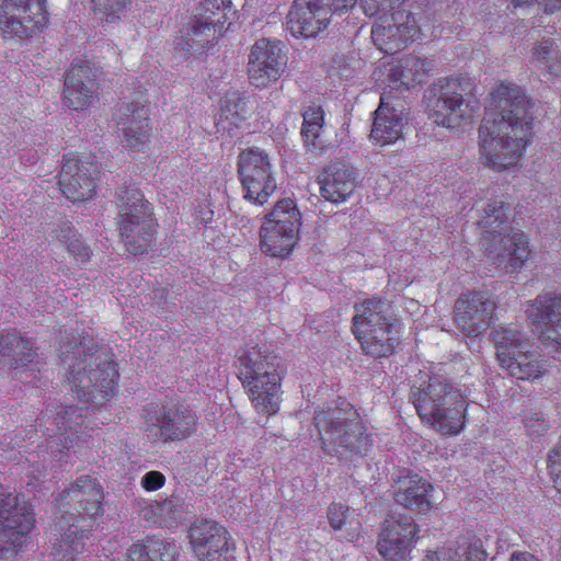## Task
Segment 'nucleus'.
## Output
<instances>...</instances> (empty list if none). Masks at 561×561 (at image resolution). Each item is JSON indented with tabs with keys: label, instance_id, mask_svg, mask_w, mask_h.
<instances>
[{
	"label": "nucleus",
	"instance_id": "f257e3e1",
	"mask_svg": "<svg viewBox=\"0 0 561 561\" xmlns=\"http://www.w3.org/2000/svg\"><path fill=\"white\" fill-rule=\"evenodd\" d=\"M530 99L513 81H501L491 93L489 112L479 128V147L486 167L516 165L533 138Z\"/></svg>",
	"mask_w": 561,
	"mask_h": 561
},
{
	"label": "nucleus",
	"instance_id": "f03ea898",
	"mask_svg": "<svg viewBox=\"0 0 561 561\" xmlns=\"http://www.w3.org/2000/svg\"><path fill=\"white\" fill-rule=\"evenodd\" d=\"M103 485L95 478H77L54 500V525L66 530L55 543L56 561H73L85 550V540L95 530V519L103 515Z\"/></svg>",
	"mask_w": 561,
	"mask_h": 561
},
{
	"label": "nucleus",
	"instance_id": "7ed1b4c3",
	"mask_svg": "<svg viewBox=\"0 0 561 561\" xmlns=\"http://www.w3.org/2000/svg\"><path fill=\"white\" fill-rule=\"evenodd\" d=\"M236 356L239 379L254 411L267 416L277 414L285 374L279 355L266 343L250 341Z\"/></svg>",
	"mask_w": 561,
	"mask_h": 561
},
{
	"label": "nucleus",
	"instance_id": "20e7f679",
	"mask_svg": "<svg viewBox=\"0 0 561 561\" xmlns=\"http://www.w3.org/2000/svg\"><path fill=\"white\" fill-rule=\"evenodd\" d=\"M477 211L485 251L495 254V264L506 273L520 271L530 256L529 241L525 232L513 230L507 198H489Z\"/></svg>",
	"mask_w": 561,
	"mask_h": 561
},
{
	"label": "nucleus",
	"instance_id": "39448f33",
	"mask_svg": "<svg viewBox=\"0 0 561 561\" xmlns=\"http://www.w3.org/2000/svg\"><path fill=\"white\" fill-rule=\"evenodd\" d=\"M410 399L422 423L440 435H459L467 421L468 403L460 390L440 376L413 386Z\"/></svg>",
	"mask_w": 561,
	"mask_h": 561
},
{
	"label": "nucleus",
	"instance_id": "423d86ee",
	"mask_svg": "<svg viewBox=\"0 0 561 561\" xmlns=\"http://www.w3.org/2000/svg\"><path fill=\"white\" fill-rule=\"evenodd\" d=\"M314 423L327 454L339 457L348 453L364 455L373 446L365 423L350 402L342 401L340 405L317 412Z\"/></svg>",
	"mask_w": 561,
	"mask_h": 561
},
{
	"label": "nucleus",
	"instance_id": "0eeeda50",
	"mask_svg": "<svg viewBox=\"0 0 561 561\" xmlns=\"http://www.w3.org/2000/svg\"><path fill=\"white\" fill-rule=\"evenodd\" d=\"M237 10L231 0H202L194 7L185 27L174 38V54L182 60L193 54H203L213 48L228 27L237 19Z\"/></svg>",
	"mask_w": 561,
	"mask_h": 561
},
{
	"label": "nucleus",
	"instance_id": "6e6552de",
	"mask_svg": "<svg viewBox=\"0 0 561 561\" xmlns=\"http://www.w3.org/2000/svg\"><path fill=\"white\" fill-rule=\"evenodd\" d=\"M354 309L352 332L362 352L374 358L391 356L400 345V322L392 318L390 304L374 297L356 304Z\"/></svg>",
	"mask_w": 561,
	"mask_h": 561
},
{
	"label": "nucleus",
	"instance_id": "1a4fd4ad",
	"mask_svg": "<svg viewBox=\"0 0 561 561\" xmlns=\"http://www.w3.org/2000/svg\"><path fill=\"white\" fill-rule=\"evenodd\" d=\"M85 353L84 358L75 365H69L68 380L72 391L81 402L102 405L115 396L119 379L117 364L111 359L101 360L96 356L99 345L89 341L75 345L72 353Z\"/></svg>",
	"mask_w": 561,
	"mask_h": 561
},
{
	"label": "nucleus",
	"instance_id": "9d476101",
	"mask_svg": "<svg viewBox=\"0 0 561 561\" xmlns=\"http://www.w3.org/2000/svg\"><path fill=\"white\" fill-rule=\"evenodd\" d=\"M405 0H358L366 16H377L371 28L374 44L392 55L421 37V26L410 12L400 10Z\"/></svg>",
	"mask_w": 561,
	"mask_h": 561
},
{
	"label": "nucleus",
	"instance_id": "9b49d317",
	"mask_svg": "<svg viewBox=\"0 0 561 561\" xmlns=\"http://www.w3.org/2000/svg\"><path fill=\"white\" fill-rule=\"evenodd\" d=\"M473 83L465 77L439 79L427 99L428 118L437 126L454 128L461 122H470L479 111V102L472 98Z\"/></svg>",
	"mask_w": 561,
	"mask_h": 561
},
{
	"label": "nucleus",
	"instance_id": "f8f14e48",
	"mask_svg": "<svg viewBox=\"0 0 561 561\" xmlns=\"http://www.w3.org/2000/svg\"><path fill=\"white\" fill-rule=\"evenodd\" d=\"M116 198L122 207L118 228L125 250L139 255L152 249L158 225L152 217L150 203L145 201L138 188H121Z\"/></svg>",
	"mask_w": 561,
	"mask_h": 561
},
{
	"label": "nucleus",
	"instance_id": "ddd939ff",
	"mask_svg": "<svg viewBox=\"0 0 561 561\" xmlns=\"http://www.w3.org/2000/svg\"><path fill=\"white\" fill-rule=\"evenodd\" d=\"M36 526L33 505L21 493L0 484V560H13Z\"/></svg>",
	"mask_w": 561,
	"mask_h": 561
},
{
	"label": "nucleus",
	"instance_id": "4468645a",
	"mask_svg": "<svg viewBox=\"0 0 561 561\" xmlns=\"http://www.w3.org/2000/svg\"><path fill=\"white\" fill-rule=\"evenodd\" d=\"M300 227L301 214L296 201L279 199L263 219L260 230L261 251L272 257H287L299 241Z\"/></svg>",
	"mask_w": 561,
	"mask_h": 561
},
{
	"label": "nucleus",
	"instance_id": "2eb2a0df",
	"mask_svg": "<svg viewBox=\"0 0 561 561\" xmlns=\"http://www.w3.org/2000/svg\"><path fill=\"white\" fill-rule=\"evenodd\" d=\"M146 431H157L162 443L182 442L194 436L198 430V415L181 401H151L142 409Z\"/></svg>",
	"mask_w": 561,
	"mask_h": 561
},
{
	"label": "nucleus",
	"instance_id": "dca6fc26",
	"mask_svg": "<svg viewBox=\"0 0 561 561\" xmlns=\"http://www.w3.org/2000/svg\"><path fill=\"white\" fill-rule=\"evenodd\" d=\"M78 411L79 408L68 405L54 416L46 413L39 419L45 422L43 434L48 436L47 453L57 461H61L68 454L79 450L88 444L91 437L84 424L85 416Z\"/></svg>",
	"mask_w": 561,
	"mask_h": 561
},
{
	"label": "nucleus",
	"instance_id": "f3484780",
	"mask_svg": "<svg viewBox=\"0 0 561 561\" xmlns=\"http://www.w3.org/2000/svg\"><path fill=\"white\" fill-rule=\"evenodd\" d=\"M48 0H0V35L24 39L44 32L49 22Z\"/></svg>",
	"mask_w": 561,
	"mask_h": 561
},
{
	"label": "nucleus",
	"instance_id": "a211bd4d",
	"mask_svg": "<svg viewBox=\"0 0 561 561\" xmlns=\"http://www.w3.org/2000/svg\"><path fill=\"white\" fill-rule=\"evenodd\" d=\"M497 309L493 294L483 289H467L454 304V324L466 337H478L489 330Z\"/></svg>",
	"mask_w": 561,
	"mask_h": 561
},
{
	"label": "nucleus",
	"instance_id": "6ab92c4d",
	"mask_svg": "<svg viewBox=\"0 0 561 561\" xmlns=\"http://www.w3.org/2000/svg\"><path fill=\"white\" fill-rule=\"evenodd\" d=\"M237 174L244 191V198L253 204H265L276 191L268 154L262 149H243L237 157Z\"/></svg>",
	"mask_w": 561,
	"mask_h": 561
},
{
	"label": "nucleus",
	"instance_id": "aec40b11",
	"mask_svg": "<svg viewBox=\"0 0 561 561\" xmlns=\"http://www.w3.org/2000/svg\"><path fill=\"white\" fill-rule=\"evenodd\" d=\"M147 90L140 84L135 88L131 100L119 107L117 127L123 134V145L128 150L144 151L152 137L150 102Z\"/></svg>",
	"mask_w": 561,
	"mask_h": 561
},
{
	"label": "nucleus",
	"instance_id": "412c9836",
	"mask_svg": "<svg viewBox=\"0 0 561 561\" xmlns=\"http://www.w3.org/2000/svg\"><path fill=\"white\" fill-rule=\"evenodd\" d=\"M188 538L199 561H234V541L227 528L217 522L202 519L193 523Z\"/></svg>",
	"mask_w": 561,
	"mask_h": 561
},
{
	"label": "nucleus",
	"instance_id": "4be33fe9",
	"mask_svg": "<svg viewBox=\"0 0 561 561\" xmlns=\"http://www.w3.org/2000/svg\"><path fill=\"white\" fill-rule=\"evenodd\" d=\"M100 168L95 161L83 160L78 153L64 157L59 174V186L65 197L72 203L89 201L98 187Z\"/></svg>",
	"mask_w": 561,
	"mask_h": 561
},
{
	"label": "nucleus",
	"instance_id": "5701e85b",
	"mask_svg": "<svg viewBox=\"0 0 561 561\" xmlns=\"http://www.w3.org/2000/svg\"><path fill=\"white\" fill-rule=\"evenodd\" d=\"M286 65L287 54L283 43L261 38L253 44L249 55V81L256 88H265L280 79Z\"/></svg>",
	"mask_w": 561,
	"mask_h": 561
},
{
	"label": "nucleus",
	"instance_id": "b1692460",
	"mask_svg": "<svg viewBox=\"0 0 561 561\" xmlns=\"http://www.w3.org/2000/svg\"><path fill=\"white\" fill-rule=\"evenodd\" d=\"M100 68L85 58H75L66 73L64 102L73 111L88 108L98 98Z\"/></svg>",
	"mask_w": 561,
	"mask_h": 561
},
{
	"label": "nucleus",
	"instance_id": "393cba45",
	"mask_svg": "<svg viewBox=\"0 0 561 561\" xmlns=\"http://www.w3.org/2000/svg\"><path fill=\"white\" fill-rule=\"evenodd\" d=\"M524 312L535 330L540 333L541 340L556 351H561V295H538L535 300L527 302Z\"/></svg>",
	"mask_w": 561,
	"mask_h": 561
},
{
	"label": "nucleus",
	"instance_id": "a878e982",
	"mask_svg": "<svg viewBox=\"0 0 561 561\" xmlns=\"http://www.w3.org/2000/svg\"><path fill=\"white\" fill-rule=\"evenodd\" d=\"M419 531L412 516L389 517L377 540L378 553L386 561H404L412 550Z\"/></svg>",
	"mask_w": 561,
	"mask_h": 561
},
{
	"label": "nucleus",
	"instance_id": "bb28decb",
	"mask_svg": "<svg viewBox=\"0 0 561 561\" xmlns=\"http://www.w3.org/2000/svg\"><path fill=\"white\" fill-rule=\"evenodd\" d=\"M329 0H295L287 14V30L295 37H314L331 22Z\"/></svg>",
	"mask_w": 561,
	"mask_h": 561
},
{
	"label": "nucleus",
	"instance_id": "cd10ccee",
	"mask_svg": "<svg viewBox=\"0 0 561 561\" xmlns=\"http://www.w3.org/2000/svg\"><path fill=\"white\" fill-rule=\"evenodd\" d=\"M407 118L404 106L397 99L383 95L374 112L370 140L385 147L399 140L403 135V121Z\"/></svg>",
	"mask_w": 561,
	"mask_h": 561
},
{
	"label": "nucleus",
	"instance_id": "c85d7f7f",
	"mask_svg": "<svg viewBox=\"0 0 561 561\" xmlns=\"http://www.w3.org/2000/svg\"><path fill=\"white\" fill-rule=\"evenodd\" d=\"M435 488L417 473L408 472L397 480L393 500L399 505L426 515L435 507Z\"/></svg>",
	"mask_w": 561,
	"mask_h": 561
},
{
	"label": "nucleus",
	"instance_id": "c756f323",
	"mask_svg": "<svg viewBox=\"0 0 561 561\" xmlns=\"http://www.w3.org/2000/svg\"><path fill=\"white\" fill-rule=\"evenodd\" d=\"M320 195L324 201L339 204L352 196L356 187V174L343 162H332L318 176Z\"/></svg>",
	"mask_w": 561,
	"mask_h": 561
},
{
	"label": "nucleus",
	"instance_id": "7c9ffc66",
	"mask_svg": "<svg viewBox=\"0 0 561 561\" xmlns=\"http://www.w3.org/2000/svg\"><path fill=\"white\" fill-rule=\"evenodd\" d=\"M178 557L174 539L147 535L128 547L125 561H176Z\"/></svg>",
	"mask_w": 561,
	"mask_h": 561
},
{
	"label": "nucleus",
	"instance_id": "2f4dec72",
	"mask_svg": "<svg viewBox=\"0 0 561 561\" xmlns=\"http://www.w3.org/2000/svg\"><path fill=\"white\" fill-rule=\"evenodd\" d=\"M36 356L31 339L14 331L0 333V363L2 358H8L11 369H26L28 366H38V362L35 363Z\"/></svg>",
	"mask_w": 561,
	"mask_h": 561
},
{
	"label": "nucleus",
	"instance_id": "473e14b6",
	"mask_svg": "<svg viewBox=\"0 0 561 561\" xmlns=\"http://www.w3.org/2000/svg\"><path fill=\"white\" fill-rule=\"evenodd\" d=\"M501 355L500 366L519 380L534 381L546 373V360L534 351L527 350L512 356L502 352Z\"/></svg>",
	"mask_w": 561,
	"mask_h": 561
},
{
	"label": "nucleus",
	"instance_id": "72a5a7b5",
	"mask_svg": "<svg viewBox=\"0 0 561 561\" xmlns=\"http://www.w3.org/2000/svg\"><path fill=\"white\" fill-rule=\"evenodd\" d=\"M405 70H410L413 75H407L404 70L389 72V83L394 89L409 90L410 88L421 84L430 75L433 64L426 58L409 55L399 60Z\"/></svg>",
	"mask_w": 561,
	"mask_h": 561
},
{
	"label": "nucleus",
	"instance_id": "f704fd0d",
	"mask_svg": "<svg viewBox=\"0 0 561 561\" xmlns=\"http://www.w3.org/2000/svg\"><path fill=\"white\" fill-rule=\"evenodd\" d=\"M137 503V513L140 518L161 527H174L179 520V512L173 500L163 501L139 500Z\"/></svg>",
	"mask_w": 561,
	"mask_h": 561
},
{
	"label": "nucleus",
	"instance_id": "c9c22d12",
	"mask_svg": "<svg viewBox=\"0 0 561 561\" xmlns=\"http://www.w3.org/2000/svg\"><path fill=\"white\" fill-rule=\"evenodd\" d=\"M53 233L54 238L67 250L75 264L83 266L90 262L92 251L71 222H64Z\"/></svg>",
	"mask_w": 561,
	"mask_h": 561
},
{
	"label": "nucleus",
	"instance_id": "e433bc0d",
	"mask_svg": "<svg viewBox=\"0 0 561 561\" xmlns=\"http://www.w3.org/2000/svg\"><path fill=\"white\" fill-rule=\"evenodd\" d=\"M485 561V552L478 542L463 539L455 550L445 547L428 551L424 561Z\"/></svg>",
	"mask_w": 561,
	"mask_h": 561
},
{
	"label": "nucleus",
	"instance_id": "4c0bfd02",
	"mask_svg": "<svg viewBox=\"0 0 561 561\" xmlns=\"http://www.w3.org/2000/svg\"><path fill=\"white\" fill-rule=\"evenodd\" d=\"M301 135L308 149L321 153L324 149L321 141L324 112L320 105H311L302 114Z\"/></svg>",
	"mask_w": 561,
	"mask_h": 561
},
{
	"label": "nucleus",
	"instance_id": "58836bf2",
	"mask_svg": "<svg viewBox=\"0 0 561 561\" xmlns=\"http://www.w3.org/2000/svg\"><path fill=\"white\" fill-rule=\"evenodd\" d=\"M493 340L496 346V357L501 362L502 352L506 356L524 352L528 350V343L523 340L520 331L515 327L500 328L493 333Z\"/></svg>",
	"mask_w": 561,
	"mask_h": 561
},
{
	"label": "nucleus",
	"instance_id": "ea45409f",
	"mask_svg": "<svg viewBox=\"0 0 561 561\" xmlns=\"http://www.w3.org/2000/svg\"><path fill=\"white\" fill-rule=\"evenodd\" d=\"M130 4V0H91L94 16L105 23L119 20L121 13Z\"/></svg>",
	"mask_w": 561,
	"mask_h": 561
},
{
	"label": "nucleus",
	"instance_id": "a19ab883",
	"mask_svg": "<svg viewBox=\"0 0 561 561\" xmlns=\"http://www.w3.org/2000/svg\"><path fill=\"white\" fill-rule=\"evenodd\" d=\"M548 470L561 496V437L559 438L557 448L551 450L548 455Z\"/></svg>",
	"mask_w": 561,
	"mask_h": 561
},
{
	"label": "nucleus",
	"instance_id": "79ce46f5",
	"mask_svg": "<svg viewBox=\"0 0 561 561\" xmlns=\"http://www.w3.org/2000/svg\"><path fill=\"white\" fill-rule=\"evenodd\" d=\"M522 420H524V426L530 435H541L549 427L547 420L540 412L524 413Z\"/></svg>",
	"mask_w": 561,
	"mask_h": 561
},
{
	"label": "nucleus",
	"instance_id": "37998d69",
	"mask_svg": "<svg viewBox=\"0 0 561 561\" xmlns=\"http://www.w3.org/2000/svg\"><path fill=\"white\" fill-rule=\"evenodd\" d=\"M348 513L350 507L347 505L333 502L329 506L327 518H329L330 525L334 530H340L343 527Z\"/></svg>",
	"mask_w": 561,
	"mask_h": 561
},
{
	"label": "nucleus",
	"instance_id": "c03bdc74",
	"mask_svg": "<svg viewBox=\"0 0 561 561\" xmlns=\"http://www.w3.org/2000/svg\"><path fill=\"white\" fill-rule=\"evenodd\" d=\"M165 483V478L159 470L147 471L140 481V485L147 492H153L161 489Z\"/></svg>",
	"mask_w": 561,
	"mask_h": 561
},
{
	"label": "nucleus",
	"instance_id": "a18cd8bd",
	"mask_svg": "<svg viewBox=\"0 0 561 561\" xmlns=\"http://www.w3.org/2000/svg\"><path fill=\"white\" fill-rule=\"evenodd\" d=\"M27 476L28 481L26 483V489L28 492H37L41 489V485L43 484L42 477H46V473L42 468L38 467L36 463H31L27 467Z\"/></svg>",
	"mask_w": 561,
	"mask_h": 561
},
{
	"label": "nucleus",
	"instance_id": "49530a36",
	"mask_svg": "<svg viewBox=\"0 0 561 561\" xmlns=\"http://www.w3.org/2000/svg\"><path fill=\"white\" fill-rule=\"evenodd\" d=\"M534 2H537L546 13H553L561 10V0H512L515 8L530 5Z\"/></svg>",
	"mask_w": 561,
	"mask_h": 561
},
{
	"label": "nucleus",
	"instance_id": "de8ad7c7",
	"mask_svg": "<svg viewBox=\"0 0 561 561\" xmlns=\"http://www.w3.org/2000/svg\"><path fill=\"white\" fill-rule=\"evenodd\" d=\"M551 51H552V42L550 39H546L543 42H540L533 50V58L534 60L540 62V61H548L551 58Z\"/></svg>",
	"mask_w": 561,
	"mask_h": 561
},
{
	"label": "nucleus",
	"instance_id": "09e8293b",
	"mask_svg": "<svg viewBox=\"0 0 561 561\" xmlns=\"http://www.w3.org/2000/svg\"><path fill=\"white\" fill-rule=\"evenodd\" d=\"M357 0H329V7L331 9V16L334 13L343 14L354 8Z\"/></svg>",
	"mask_w": 561,
	"mask_h": 561
},
{
	"label": "nucleus",
	"instance_id": "8fccbe9b",
	"mask_svg": "<svg viewBox=\"0 0 561 561\" xmlns=\"http://www.w3.org/2000/svg\"><path fill=\"white\" fill-rule=\"evenodd\" d=\"M546 76L548 80H551L553 77H561V59L554 57L546 61Z\"/></svg>",
	"mask_w": 561,
	"mask_h": 561
},
{
	"label": "nucleus",
	"instance_id": "3c124183",
	"mask_svg": "<svg viewBox=\"0 0 561 561\" xmlns=\"http://www.w3.org/2000/svg\"><path fill=\"white\" fill-rule=\"evenodd\" d=\"M25 438L19 435H14L10 442V445H12V450L18 449V453H30L27 450V444H25Z\"/></svg>",
	"mask_w": 561,
	"mask_h": 561
},
{
	"label": "nucleus",
	"instance_id": "603ef678",
	"mask_svg": "<svg viewBox=\"0 0 561 561\" xmlns=\"http://www.w3.org/2000/svg\"><path fill=\"white\" fill-rule=\"evenodd\" d=\"M355 524L347 530V535L344 536L347 541L354 542L360 537V523L358 520L351 522V525Z\"/></svg>",
	"mask_w": 561,
	"mask_h": 561
},
{
	"label": "nucleus",
	"instance_id": "864d4df0",
	"mask_svg": "<svg viewBox=\"0 0 561 561\" xmlns=\"http://www.w3.org/2000/svg\"><path fill=\"white\" fill-rule=\"evenodd\" d=\"M510 561H539L538 558L530 552H514Z\"/></svg>",
	"mask_w": 561,
	"mask_h": 561
},
{
	"label": "nucleus",
	"instance_id": "5fc2aeb1",
	"mask_svg": "<svg viewBox=\"0 0 561 561\" xmlns=\"http://www.w3.org/2000/svg\"><path fill=\"white\" fill-rule=\"evenodd\" d=\"M402 70H404L407 75H413V72H411L410 70H405L400 62H399V65L390 68V72H392V71H402Z\"/></svg>",
	"mask_w": 561,
	"mask_h": 561
},
{
	"label": "nucleus",
	"instance_id": "6e6d98bb",
	"mask_svg": "<svg viewBox=\"0 0 561 561\" xmlns=\"http://www.w3.org/2000/svg\"><path fill=\"white\" fill-rule=\"evenodd\" d=\"M227 108L228 112H230V107L228 105V101H226V105H222V110L225 111Z\"/></svg>",
	"mask_w": 561,
	"mask_h": 561
}]
</instances>
